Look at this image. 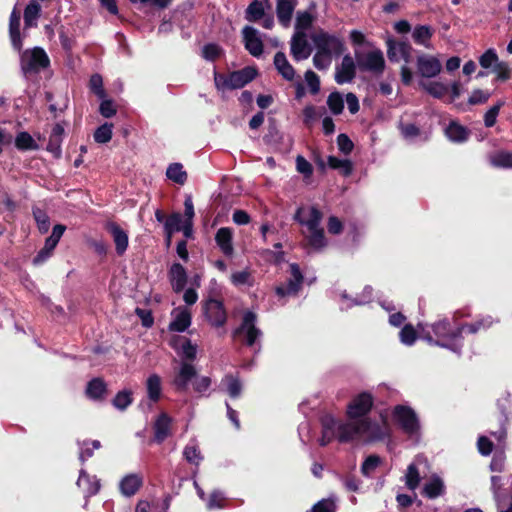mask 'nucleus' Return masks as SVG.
Segmentation results:
<instances>
[{"instance_id": "obj_1", "label": "nucleus", "mask_w": 512, "mask_h": 512, "mask_svg": "<svg viewBox=\"0 0 512 512\" xmlns=\"http://www.w3.org/2000/svg\"><path fill=\"white\" fill-rule=\"evenodd\" d=\"M373 406V397L368 392L356 395L348 404L347 420H338L332 415L321 418L322 433L318 442L326 446L334 439L340 443H370L383 440L389 433L388 425L372 421L367 417Z\"/></svg>"}, {"instance_id": "obj_2", "label": "nucleus", "mask_w": 512, "mask_h": 512, "mask_svg": "<svg viewBox=\"0 0 512 512\" xmlns=\"http://www.w3.org/2000/svg\"><path fill=\"white\" fill-rule=\"evenodd\" d=\"M420 337L429 344L446 348L456 354H460L463 347L462 332L465 326H453L446 318L439 319L428 324H418Z\"/></svg>"}, {"instance_id": "obj_3", "label": "nucleus", "mask_w": 512, "mask_h": 512, "mask_svg": "<svg viewBox=\"0 0 512 512\" xmlns=\"http://www.w3.org/2000/svg\"><path fill=\"white\" fill-rule=\"evenodd\" d=\"M393 419L410 438L415 440L419 438L420 424L411 408L397 405L393 409Z\"/></svg>"}, {"instance_id": "obj_4", "label": "nucleus", "mask_w": 512, "mask_h": 512, "mask_svg": "<svg viewBox=\"0 0 512 512\" xmlns=\"http://www.w3.org/2000/svg\"><path fill=\"white\" fill-rule=\"evenodd\" d=\"M20 61L21 69L25 74L38 73L50 64L48 55L40 47L25 50L21 54Z\"/></svg>"}, {"instance_id": "obj_5", "label": "nucleus", "mask_w": 512, "mask_h": 512, "mask_svg": "<svg viewBox=\"0 0 512 512\" xmlns=\"http://www.w3.org/2000/svg\"><path fill=\"white\" fill-rule=\"evenodd\" d=\"M357 66L363 71L380 74L385 68V59L380 49L373 48L367 52H355Z\"/></svg>"}, {"instance_id": "obj_6", "label": "nucleus", "mask_w": 512, "mask_h": 512, "mask_svg": "<svg viewBox=\"0 0 512 512\" xmlns=\"http://www.w3.org/2000/svg\"><path fill=\"white\" fill-rule=\"evenodd\" d=\"M311 39L316 49L324 51L335 57L340 56L344 50V43L338 36L329 34L323 30L313 34Z\"/></svg>"}, {"instance_id": "obj_7", "label": "nucleus", "mask_w": 512, "mask_h": 512, "mask_svg": "<svg viewBox=\"0 0 512 512\" xmlns=\"http://www.w3.org/2000/svg\"><path fill=\"white\" fill-rule=\"evenodd\" d=\"M289 274L290 277L288 278L287 282L285 284L278 285L275 288V293L279 299H283L289 296H296L301 289L304 277L299 265L296 263L290 264Z\"/></svg>"}, {"instance_id": "obj_8", "label": "nucleus", "mask_w": 512, "mask_h": 512, "mask_svg": "<svg viewBox=\"0 0 512 512\" xmlns=\"http://www.w3.org/2000/svg\"><path fill=\"white\" fill-rule=\"evenodd\" d=\"M255 323L256 315L247 311L243 315L241 326L235 330V336L242 338L248 346H253L261 336V331L255 326Z\"/></svg>"}, {"instance_id": "obj_9", "label": "nucleus", "mask_w": 512, "mask_h": 512, "mask_svg": "<svg viewBox=\"0 0 512 512\" xmlns=\"http://www.w3.org/2000/svg\"><path fill=\"white\" fill-rule=\"evenodd\" d=\"M203 313L206 320L213 327H222L227 321V312L221 301L209 299L203 304Z\"/></svg>"}, {"instance_id": "obj_10", "label": "nucleus", "mask_w": 512, "mask_h": 512, "mask_svg": "<svg viewBox=\"0 0 512 512\" xmlns=\"http://www.w3.org/2000/svg\"><path fill=\"white\" fill-rule=\"evenodd\" d=\"M294 219L310 231L321 227L322 213L314 206L299 207Z\"/></svg>"}, {"instance_id": "obj_11", "label": "nucleus", "mask_w": 512, "mask_h": 512, "mask_svg": "<svg viewBox=\"0 0 512 512\" xmlns=\"http://www.w3.org/2000/svg\"><path fill=\"white\" fill-rule=\"evenodd\" d=\"M442 69V64L438 58L431 55H420L417 58V70L422 78H434Z\"/></svg>"}, {"instance_id": "obj_12", "label": "nucleus", "mask_w": 512, "mask_h": 512, "mask_svg": "<svg viewBox=\"0 0 512 512\" xmlns=\"http://www.w3.org/2000/svg\"><path fill=\"white\" fill-rule=\"evenodd\" d=\"M245 48L254 57H259L263 53V42L260 32L252 26H245L242 30Z\"/></svg>"}, {"instance_id": "obj_13", "label": "nucleus", "mask_w": 512, "mask_h": 512, "mask_svg": "<svg viewBox=\"0 0 512 512\" xmlns=\"http://www.w3.org/2000/svg\"><path fill=\"white\" fill-rule=\"evenodd\" d=\"M192 315L186 307H176L171 312V321L169 330L174 332H184L191 325Z\"/></svg>"}, {"instance_id": "obj_14", "label": "nucleus", "mask_w": 512, "mask_h": 512, "mask_svg": "<svg viewBox=\"0 0 512 512\" xmlns=\"http://www.w3.org/2000/svg\"><path fill=\"white\" fill-rule=\"evenodd\" d=\"M291 54L296 61L307 59L311 54V47L303 31H295L291 39Z\"/></svg>"}, {"instance_id": "obj_15", "label": "nucleus", "mask_w": 512, "mask_h": 512, "mask_svg": "<svg viewBox=\"0 0 512 512\" xmlns=\"http://www.w3.org/2000/svg\"><path fill=\"white\" fill-rule=\"evenodd\" d=\"M356 64L350 55H345L335 69V81L338 84L350 83L355 78Z\"/></svg>"}, {"instance_id": "obj_16", "label": "nucleus", "mask_w": 512, "mask_h": 512, "mask_svg": "<svg viewBox=\"0 0 512 512\" xmlns=\"http://www.w3.org/2000/svg\"><path fill=\"white\" fill-rule=\"evenodd\" d=\"M422 465H426V460L421 456L416 457L414 461L408 465L403 480L409 490L414 491L419 486L421 480L420 466Z\"/></svg>"}, {"instance_id": "obj_17", "label": "nucleus", "mask_w": 512, "mask_h": 512, "mask_svg": "<svg viewBox=\"0 0 512 512\" xmlns=\"http://www.w3.org/2000/svg\"><path fill=\"white\" fill-rule=\"evenodd\" d=\"M196 377L195 367L185 361L181 362L179 371L174 377L173 384L178 390H186L188 384Z\"/></svg>"}, {"instance_id": "obj_18", "label": "nucleus", "mask_w": 512, "mask_h": 512, "mask_svg": "<svg viewBox=\"0 0 512 512\" xmlns=\"http://www.w3.org/2000/svg\"><path fill=\"white\" fill-rule=\"evenodd\" d=\"M257 75L253 67H245L229 74L230 89H239L251 82Z\"/></svg>"}, {"instance_id": "obj_19", "label": "nucleus", "mask_w": 512, "mask_h": 512, "mask_svg": "<svg viewBox=\"0 0 512 512\" xmlns=\"http://www.w3.org/2000/svg\"><path fill=\"white\" fill-rule=\"evenodd\" d=\"M387 55L390 61L399 62L404 60L406 63L409 61L411 54V46L404 42L388 41Z\"/></svg>"}, {"instance_id": "obj_20", "label": "nucleus", "mask_w": 512, "mask_h": 512, "mask_svg": "<svg viewBox=\"0 0 512 512\" xmlns=\"http://www.w3.org/2000/svg\"><path fill=\"white\" fill-rule=\"evenodd\" d=\"M172 346L182 358V361L193 360L196 357L197 346L193 345L190 340L177 337L172 340Z\"/></svg>"}, {"instance_id": "obj_21", "label": "nucleus", "mask_w": 512, "mask_h": 512, "mask_svg": "<svg viewBox=\"0 0 512 512\" xmlns=\"http://www.w3.org/2000/svg\"><path fill=\"white\" fill-rule=\"evenodd\" d=\"M233 230L228 227H222L220 228L216 235H215V241L222 251V253L226 256H232L234 253L233 248Z\"/></svg>"}, {"instance_id": "obj_22", "label": "nucleus", "mask_w": 512, "mask_h": 512, "mask_svg": "<svg viewBox=\"0 0 512 512\" xmlns=\"http://www.w3.org/2000/svg\"><path fill=\"white\" fill-rule=\"evenodd\" d=\"M372 299V288L367 286L364 288L361 296L351 299L346 291L340 293V307L347 310L355 305H364Z\"/></svg>"}, {"instance_id": "obj_23", "label": "nucleus", "mask_w": 512, "mask_h": 512, "mask_svg": "<svg viewBox=\"0 0 512 512\" xmlns=\"http://www.w3.org/2000/svg\"><path fill=\"white\" fill-rule=\"evenodd\" d=\"M77 486L86 496H92L99 491L100 482L96 476H90L84 470H81L77 480Z\"/></svg>"}, {"instance_id": "obj_24", "label": "nucleus", "mask_w": 512, "mask_h": 512, "mask_svg": "<svg viewBox=\"0 0 512 512\" xmlns=\"http://www.w3.org/2000/svg\"><path fill=\"white\" fill-rule=\"evenodd\" d=\"M274 65L278 73L287 81H293L296 76V71L287 60L283 52H277L274 56Z\"/></svg>"}, {"instance_id": "obj_25", "label": "nucleus", "mask_w": 512, "mask_h": 512, "mask_svg": "<svg viewBox=\"0 0 512 512\" xmlns=\"http://www.w3.org/2000/svg\"><path fill=\"white\" fill-rule=\"evenodd\" d=\"M169 279L175 292L182 291L187 282V273L185 268L179 263H174L169 271Z\"/></svg>"}, {"instance_id": "obj_26", "label": "nucleus", "mask_w": 512, "mask_h": 512, "mask_svg": "<svg viewBox=\"0 0 512 512\" xmlns=\"http://www.w3.org/2000/svg\"><path fill=\"white\" fill-rule=\"evenodd\" d=\"M107 229L112 235L117 254L122 255L128 247L127 233L115 223H109Z\"/></svg>"}, {"instance_id": "obj_27", "label": "nucleus", "mask_w": 512, "mask_h": 512, "mask_svg": "<svg viewBox=\"0 0 512 512\" xmlns=\"http://www.w3.org/2000/svg\"><path fill=\"white\" fill-rule=\"evenodd\" d=\"M142 482L143 479L139 474H128L120 481L119 488L123 495L130 497L139 490Z\"/></svg>"}, {"instance_id": "obj_28", "label": "nucleus", "mask_w": 512, "mask_h": 512, "mask_svg": "<svg viewBox=\"0 0 512 512\" xmlns=\"http://www.w3.org/2000/svg\"><path fill=\"white\" fill-rule=\"evenodd\" d=\"M172 418L166 413L160 414L154 424V437L158 443L163 442L170 434Z\"/></svg>"}, {"instance_id": "obj_29", "label": "nucleus", "mask_w": 512, "mask_h": 512, "mask_svg": "<svg viewBox=\"0 0 512 512\" xmlns=\"http://www.w3.org/2000/svg\"><path fill=\"white\" fill-rule=\"evenodd\" d=\"M295 6V0H278L276 12L278 20L283 26L289 25Z\"/></svg>"}, {"instance_id": "obj_30", "label": "nucleus", "mask_w": 512, "mask_h": 512, "mask_svg": "<svg viewBox=\"0 0 512 512\" xmlns=\"http://www.w3.org/2000/svg\"><path fill=\"white\" fill-rule=\"evenodd\" d=\"M20 13L14 9L10 15L9 21V34L11 38V42L13 47L16 50H20L22 48V40L20 37Z\"/></svg>"}, {"instance_id": "obj_31", "label": "nucleus", "mask_w": 512, "mask_h": 512, "mask_svg": "<svg viewBox=\"0 0 512 512\" xmlns=\"http://www.w3.org/2000/svg\"><path fill=\"white\" fill-rule=\"evenodd\" d=\"M231 283L237 288H251L254 286V276L249 269L235 271L230 276Z\"/></svg>"}, {"instance_id": "obj_32", "label": "nucleus", "mask_w": 512, "mask_h": 512, "mask_svg": "<svg viewBox=\"0 0 512 512\" xmlns=\"http://www.w3.org/2000/svg\"><path fill=\"white\" fill-rule=\"evenodd\" d=\"M419 85L428 94H430L431 96H433L435 98H442L449 91V87L440 81L420 80Z\"/></svg>"}, {"instance_id": "obj_33", "label": "nucleus", "mask_w": 512, "mask_h": 512, "mask_svg": "<svg viewBox=\"0 0 512 512\" xmlns=\"http://www.w3.org/2000/svg\"><path fill=\"white\" fill-rule=\"evenodd\" d=\"M41 6L36 0H32L24 10L25 27H34L37 25V19L40 16Z\"/></svg>"}, {"instance_id": "obj_34", "label": "nucleus", "mask_w": 512, "mask_h": 512, "mask_svg": "<svg viewBox=\"0 0 512 512\" xmlns=\"http://www.w3.org/2000/svg\"><path fill=\"white\" fill-rule=\"evenodd\" d=\"M166 176L176 184L184 185L187 181V173L181 163H172L167 167Z\"/></svg>"}, {"instance_id": "obj_35", "label": "nucleus", "mask_w": 512, "mask_h": 512, "mask_svg": "<svg viewBox=\"0 0 512 512\" xmlns=\"http://www.w3.org/2000/svg\"><path fill=\"white\" fill-rule=\"evenodd\" d=\"M445 133H446V136L451 141L458 142V143L466 141L468 139V135H469V132L465 127H463L455 122H452L448 125V127L445 130Z\"/></svg>"}, {"instance_id": "obj_36", "label": "nucleus", "mask_w": 512, "mask_h": 512, "mask_svg": "<svg viewBox=\"0 0 512 512\" xmlns=\"http://www.w3.org/2000/svg\"><path fill=\"white\" fill-rule=\"evenodd\" d=\"M146 389L149 399L153 402L158 401L162 391L160 377L156 374L150 375L146 381Z\"/></svg>"}, {"instance_id": "obj_37", "label": "nucleus", "mask_w": 512, "mask_h": 512, "mask_svg": "<svg viewBox=\"0 0 512 512\" xmlns=\"http://www.w3.org/2000/svg\"><path fill=\"white\" fill-rule=\"evenodd\" d=\"M445 489L442 479L438 476H432L424 486V493L427 497L433 499L443 494Z\"/></svg>"}, {"instance_id": "obj_38", "label": "nucleus", "mask_w": 512, "mask_h": 512, "mask_svg": "<svg viewBox=\"0 0 512 512\" xmlns=\"http://www.w3.org/2000/svg\"><path fill=\"white\" fill-rule=\"evenodd\" d=\"M491 165L498 168L512 169V152L499 151L489 157Z\"/></svg>"}, {"instance_id": "obj_39", "label": "nucleus", "mask_w": 512, "mask_h": 512, "mask_svg": "<svg viewBox=\"0 0 512 512\" xmlns=\"http://www.w3.org/2000/svg\"><path fill=\"white\" fill-rule=\"evenodd\" d=\"M265 14V3L262 1H252L246 9L245 18L249 22L260 20Z\"/></svg>"}, {"instance_id": "obj_40", "label": "nucleus", "mask_w": 512, "mask_h": 512, "mask_svg": "<svg viewBox=\"0 0 512 512\" xmlns=\"http://www.w3.org/2000/svg\"><path fill=\"white\" fill-rule=\"evenodd\" d=\"M306 238L308 244L315 250H320L327 245L322 227L308 231Z\"/></svg>"}, {"instance_id": "obj_41", "label": "nucleus", "mask_w": 512, "mask_h": 512, "mask_svg": "<svg viewBox=\"0 0 512 512\" xmlns=\"http://www.w3.org/2000/svg\"><path fill=\"white\" fill-rule=\"evenodd\" d=\"M106 392V385L103 380L95 378L91 380L86 388V394L91 399H100Z\"/></svg>"}, {"instance_id": "obj_42", "label": "nucleus", "mask_w": 512, "mask_h": 512, "mask_svg": "<svg viewBox=\"0 0 512 512\" xmlns=\"http://www.w3.org/2000/svg\"><path fill=\"white\" fill-rule=\"evenodd\" d=\"M15 146L19 150H37L38 144L27 132H20L15 138Z\"/></svg>"}, {"instance_id": "obj_43", "label": "nucleus", "mask_w": 512, "mask_h": 512, "mask_svg": "<svg viewBox=\"0 0 512 512\" xmlns=\"http://www.w3.org/2000/svg\"><path fill=\"white\" fill-rule=\"evenodd\" d=\"M497 320L493 319L491 316H484L474 323L471 324H465V330H467L469 333L475 334L482 330H487L490 328Z\"/></svg>"}, {"instance_id": "obj_44", "label": "nucleus", "mask_w": 512, "mask_h": 512, "mask_svg": "<svg viewBox=\"0 0 512 512\" xmlns=\"http://www.w3.org/2000/svg\"><path fill=\"white\" fill-rule=\"evenodd\" d=\"M183 223L182 215L180 213H173L166 219L164 227L168 235V240H170V237L174 232H178L182 229Z\"/></svg>"}, {"instance_id": "obj_45", "label": "nucleus", "mask_w": 512, "mask_h": 512, "mask_svg": "<svg viewBox=\"0 0 512 512\" xmlns=\"http://www.w3.org/2000/svg\"><path fill=\"white\" fill-rule=\"evenodd\" d=\"M333 57L331 54L316 49V53L313 56V65L318 70H327L331 66Z\"/></svg>"}, {"instance_id": "obj_46", "label": "nucleus", "mask_w": 512, "mask_h": 512, "mask_svg": "<svg viewBox=\"0 0 512 512\" xmlns=\"http://www.w3.org/2000/svg\"><path fill=\"white\" fill-rule=\"evenodd\" d=\"M412 36L416 43L428 47V41L432 36V30L426 25L417 26L413 30Z\"/></svg>"}, {"instance_id": "obj_47", "label": "nucleus", "mask_w": 512, "mask_h": 512, "mask_svg": "<svg viewBox=\"0 0 512 512\" xmlns=\"http://www.w3.org/2000/svg\"><path fill=\"white\" fill-rule=\"evenodd\" d=\"M223 385L226 387V391L232 398H237L242 391V385L238 378L228 375L222 380Z\"/></svg>"}, {"instance_id": "obj_48", "label": "nucleus", "mask_w": 512, "mask_h": 512, "mask_svg": "<svg viewBox=\"0 0 512 512\" xmlns=\"http://www.w3.org/2000/svg\"><path fill=\"white\" fill-rule=\"evenodd\" d=\"M328 165L333 169H339L345 176L352 172V163L348 159H339L335 156L328 157Z\"/></svg>"}, {"instance_id": "obj_49", "label": "nucleus", "mask_w": 512, "mask_h": 512, "mask_svg": "<svg viewBox=\"0 0 512 512\" xmlns=\"http://www.w3.org/2000/svg\"><path fill=\"white\" fill-rule=\"evenodd\" d=\"M56 246L57 244L55 242L47 238L44 247L34 257L33 263L35 265H40L44 263L52 255V252Z\"/></svg>"}, {"instance_id": "obj_50", "label": "nucleus", "mask_w": 512, "mask_h": 512, "mask_svg": "<svg viewBox=\"0 0 512 512\" xmlns=\"http://www.w3.org/2000/svg\"><path fill=\"white\" fill-rule=\"evenodd\" d=\"M327 105L333 114H341L344 108L342 95L339 92H332L327 98Z\"/></svg>"}, {"instance_id": "obj_51", "label": "nucleus", "mask_w": 512, "mask_h": 512, "mask_svg": "<svg viewBox=\"0 0 512 512\" xmlns=\"http://www.w3.org/2000/svg\"><path fill=\"white\" fill-rule=\"evenodd\" d=\"M112 130L113 125L110 123H104L94 133V140L97 143L104 144L111 140L112 138Z\"/></svg>"}, {"instance_id": "obj_52", "label": "nucleus", "mask_w": 512, "mask_h": 512, "mask_svg": "<svg viewBox=\"0 0 512 512\" xmlns=\"http://www.w3.org/2000/svg\"><path fill=\"white\" fill-rule=\"evenodd\" d=\"M381 463V459L380 457L376 456V455H370L368 456L362 466H361V473L365 476V477H371L372 474L375 472V470L377 469V467L380 465Z\"/></svg>"}, {"instance_id": "obj_53", "label": "nucleus", "mask_w": 512, "mask_h": 512, "mask_svg": "<svg viewBox=\"0 0 512 512\" xmlns=\"http://www.w3.org/2000/svg\"><path fill=\"white\" fill-rule=\"evenodd\" d=\"M400 341L404 345L411 346L417 338V332L410 324L405 325L399 333Z\"/></svg>"}, {"instance_id": "obj_54", "label": "nucleus", "mask_w": 512, "mask_h": 512, "mask_svg": "<svg viewBox=\"0 0 512 512\" xmlns=\"http://www.w3.org/2000/svg\"><path fill=\"white\" fill-rule=\"evenodd\" d=\"M479 63L483 68H495L497 64H500L498 56L493 49H488L479 59Z\"/></svg>"}, {"instance_id": "obj_55", "label": "nucleus", "mask_w": 512, "mask_h": 512, "mask_svg": "<svg viewBox=\"0 0 512 512\" xmlns=\"http://www.w3.org/2000/svg\"><path fill=\"white\" fill-rule=\"evenodd\" d=\"M183 455L188 462L195 465H198L202 460V456L195 444H188L183 451Z\"/></svg>"}, {"instance_id": "obj_56", "label": "nucleus", "mask_w": 512, "mask_h": 512, "mask_svg": "<svg viewBox=\"0 0 512 512\" xmlns=\"http://www.w3.org/2000/svg\"><path fill=\"white\" fill-rule=\"evenodd\" d=\"M33 215L41 233H46L49 229V217L39 208L33 210Z\"/></svg>"}, {"instance_id": "obj_57", "label": "nucleus", "mask_w": 512, "mask_h": 512, "mask_svg": "<svg viewBox=\"0 0 512 512\" xmlns=\"http://www.w3.org/2000/svg\"><path fill=\"white\" fill-rule=\"evenodd\" d=\"M504 105L503 101H499L497 104L492 106L484 115V123L486 127H492L496 123L497 116L500 108Z\"/></svg>"}, {"instance_id": "obj_58", "label": "nucleus", "mask_w": 512, "mask_h": 512, "mask_svg": "<svg viewBox=\"0 0 512 512\" xmlns=\"http://www.w3.org/2000/svg\"><path fill=\"white\" fill-rule=\"evenodd\" d=\"M132 402L131 393L128 391H120L113 400V405L119 409H126Z\"/></svg>"}, {"instance_id": "obj_59", "label": "nucleus", "mask_w": 512, "mask_h": 512, "mask_svg": "<svg viewBox=\"0 0 512 512\" xmlns=\"http://www.w3.org/2000/svg\"><path fill=\"white\" fill-rule=\"evenodd\" d=\"M313 22V17L308 12H299L296 18V31L305 32Z\"/></svg>"}, {"instance_id": "obj_60", "label": "nucleus", "mask_w": 512, "mask_h": 512, "mask_svg": "<svg viewBox=\"0 0 512 512\" xmlns=\"http://www.w3.org/2000/svg\"><path fill=\"white\" fill-rule=\"evenodd\" d=\"M90 89L100 98H105L106 94L103 89V80L99 74H94L90 78Z\"/></svg>"}, {"instance_id": "obj_61", "label": "nucleus", "mask_w": 512, "mask_h": 512, "mask_svg": "<svg viewBox=\"0 0 512 512\" xmlns=\"http://www.w3.org/2000/svg\"><path fill=\"white\" fill-rule=\"evenodd\" d=\"M305 81L312 94H317L320 90V79L319 76L312 70H308L305 73Z\"/></svg>"}, {"instance_id": "obj_62", "label": "nucleus", "mask_w": 512, "mask_h": 512, "mask_svg": "<svg viewBox=\"0 0 512 512\" xmlns=\"http://www.w3.org/2000/svg\"><path fill=\"white\" fill-rule=\"evenodd\" d=\"M222 49L217 44H207L202 49V55L206 60L213 61L220 57Z\"/></svg>"}, {"instance_id": "obj_63", "label": "nucleus", "mask_w": 512, "mask_h": 512, "mask_svg": "<svg viewBox=\"0 0 512 512\" xmlns=\"http://www.w3.org/2000/svg\"><path fill=\"white\" fill-rule=\"evenodd\" d=\"M311 512H336V504L331 499H322L312 507Z\"/></svg>"}, {"instance_id": "obj_64", "label": "nucleus", "mask_w": 512, "mask_h": 512, "mask_svg": "<svg viewBox=\"0 0 512 512\" xmlns=\"http://www.w3.org/2000/svg\"><path fill=\"white\" fill-rule=\"evenodd\" d=\"M337 145L339 150L344 153L345 155H348L353 150V142L350 140V138L346 134H339L337 137Z\"/></svg>"}]
</instances>
